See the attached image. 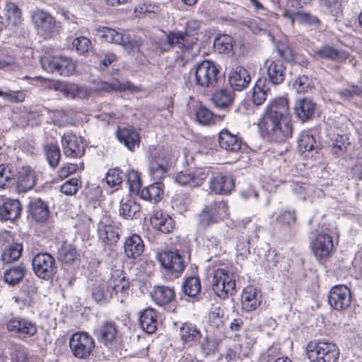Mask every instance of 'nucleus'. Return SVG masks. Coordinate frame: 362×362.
<instances>
[{"instance_id":"obj_28","label":"nucleus","mask_w":362,"mask_h":362,"mask_svg":"<svg viewBox=\"0 0 362 362\" xmlns=\"http://www.w3.org/2000/svg\"><path fill=\"white\" fill-rule=\"evenodd\" d=\"M248 71L243 66H238L233 69L229 74V83L235 90H242L250 81Z\"/></svg>"},{"instance_id":"obj_19","label":"nucleus","mask_w":362,"mask_h":362,"mask_svg":"<svg viewBox=\"0 0 362 362\" xmlns=\"http://www.w3.org/2000/svg\"><path fill=\"white\" fill-rule=\"evenodd\" d=\"M22 207L18 199L0 198V220L13 221L20 217Z\"/></svg>"},{"instance_id":"obj_36","label":"nucleus","mask_w":362,"mask_h":362,"mask_svg":"<svg viewBox=\"0 0 362 362\" xmlns=\"http://www.w3.org/2000/svg\"><path fill=\"white\" fill-rule=\"evenodd\" d=\"M175 295L174 288L167 286H156L151 293L153 300L159 305L171 302Z\"/></svg>"},{"instance_id":"obj_9","label":"nucleus","mask_w":362,"mask_h":362,"mask_svg":"<svg viewBox=\"0 0 362 362\" xmlns=\"http://www.w3.org/2000/svg\"><path fill=\"white\" fill-rule=\"evenodd\" d=\"M32 259L33 270L39 278L48 280L52 278L57 271L54 258L48 252H38Z\"/></svg>"},{"instance_id":"obj_59","label":"nucleus","mask_w":362,"mask_h":362,"mask_svg":"<svg viewBox=\"0 0 362 362\" xmlns=\"http://www.w3.org/2000/svg\"><path fill=\"white\" fill-rule=\"evenodd\" d=\"M72 47L75 48L78 54L84 55L90 49L91 42L86 37H78L73 40Z\"/></svg>"},{"instance_id":"obj_22","label":"nucleus","mask_w":362,"mask_h":362,"mask_svg":"<svg viewBox=\"0 0 362 362\" xmlns=\"http://www.w3.org/2000/svg\"><path fill=\"white\" fill-rule=\"evenodd\" d=\"M269 82L274 85L282 83L285 80L286 67L281 60L267 59L265 62Z\"/></svg>"},{"instance_id":"obj_46","label":"nucleus","mask_w":362,"mask_h":362,"mask_svg":"<svg viewBox=\"0 0 362 362\" xmlns=\"http://www.w3.org/2000/svg\"><path fill=\"white\" fill-rule=\"evenodd\" d=\"M203 247L212 256L219 255L222 252L221 240L213 234H206L203 238Z\"/></svg>"},{"instance_id":"obj_6","label":"nucleus","mask_w":362,"mask_h":362,"mask_svg":"<svg viewBox=\"0 0 362 362\" xmlns=\"http://www.w3.org/2000/svg\"><path fill=\"white\" fill-rule=\"evenodd\" d=\"M158 260L162 267V272L167 279L177 278L185 269V262L177 252L164 251L159 253Z\"/></svg>"},{"instance_id":"obj_39","label":"nucleus","mask_w":362,"mask_h":362,"mask_svg":"<svg viewBox=\"0 0 362 362\" xmlns=\"http://www.w3.org/2000/svg\"><path fill=\"white\" fill-rule=\"evenodd\" d=\"M140 205L133 199H122L120 202L119 214L126 219H136L140 215Z\"/></svg>"},{"instance_id":"obj_42","label":"nucleus","mask_w":362,"mask_h":362,"mask_svg":"<svg viewBox=\"0 0 362 362\" xmlns=\"http://www.w3.org/2000/svg\"><path fill=\"white\" fill-rule=\"evenodd\" d=\"M107 282L112 293H124L128 290L129 283L125 280L122 272L119 269L112 272L111 277Z\"/></svg>"},{"instance_id":"obj_37","label":"nucleus","mask_w":362,"mask_h":362,"mask_svg":"<svg viewBox=\"0 0 362 362\" xmlns=\"http://www.w3.org/2000/svg\"><path fill=\"white\" fill-rule=\"evenodd\" d=\"M29 209L31 216L37 222H44L49 216L47 204L41 199H33L30 201Z\"/></svg>"},{"instance_id":"obj_45","label":"nucleus","mask_w":362,"mask_h":362,"mask_svg":"<svg viewBox=\"0 0 362 362\" xmlns=\"http://www.w3.org/2000/svg\"><path fill=\"white\" fill-rule=\"evenodd\" d=\"M179 334L181 339L185 343L196 341L201 338L200 331L192 323L182 324Z\"/></svg>"},{"instance_id":"obj_33","label":"nucleus","mask_w":362,"mask_h":362,"mask_svg":"<svg viewBox=\"0 0 362 362\" xmlns=\"http://www.w3.org/2000/svg\"><path fill=\"white\" fill-rule=\"evenodd\" d=\"M214 47L219 54L234 55L236 53V43L229 35L222 34L217 36L214 42Z\"/></svg>"},{"instance_id":"obj_41","label":"nucleus","mask_w":362,"mask_h":362,"mask_svg":"<svg viewBox=\"0 0 362 362\" xmlns=\"http://www.w3.org/2000/svg\"><path fill=\"white\" fill-rule=\"evenodd\" d=\"M163 194L162 183L156 182L142 189L139 194L144 200L158 202L161 199Z\"/></svg>"},{"instance_id":"obj_8","label":"nucleus","mask_w":362,"mask_h":362,"mask_svg":"<svg viewBox=\"0 0 362 362\" xmlns=\"http://www.w3.org/2000/svg\"><path fill=\"white\" fill-rule=\"evenodd\" d=\"M95 346L93 338L86 332H75L69 339L71 351L74 357L79 359L88 358Z\"/></svg>"},{"instance_id":"obj_2","label":"nucleus","mask_w":362,"mask_h":362,"mask_svg":"<svg viewBox=\"0 0 362 362\" xmlns=\"http://www.w3.org/2000/svg\"><path fill=\"white\" fill-rule=\"evenodd\" d=\"M196 37H189L187 33L182 31L170 32L165 39L160 40L157 45L163 52L170 51L173 47H177V58L182 61L188 60L192 56L194 46L197 43Z\"/></svg>"},{"instance_id":"obj_23","label":"nucleus","mask_w":362,"mask_h":362,"mask_svg":"<svg viewBox=\"0 0 362 362\" xmlns=\"http://www.w3.org/2000/svg\"><path fill=\"white\" fill-rule=\"evenodd\" d=\"M57 90L63 96L74 100L88 99L90 95V91L87 87L75 83H60Z\"/></svg>"},{"instance_id":"obj_30","label":"nucleus","mask_w":362,"mask_h":362,"mask_svg":"<svg viewBox=\"0 0 362 362\" xmlns=\"http://www.w3.org/2000/svg\"><path fill=\"white\" fill-rule=\"evenodd\" d=\"M218 144L221 148L228 152L238 151L242 145V141L237 135L231 134L228 129H222L218 134Z\"/></svg>"},{"instance_id":"obj_50","label":"nucleus","mask_w":362,"mask_h":362,"mask_svg":"<svg viewBox=\"0 0 362 362\" xmlns=\"http://www.w3.org/2000/svg\"><path fill=\"white\" fill-rule=\"evenodd\" d=\"M196 118L199 124L208 125L215 123L217 116L210 111L206 107L199 105L196 109ZM218 118L222 119V117L218 116Z\"/></svg>"},{"instance_id":"obj_44","label":"nucleus","mask_w":362,"mask_h":362,"mask_svg":"<svg viewBox=\"0 0 362 362\" xmlns=\"http://www.w3.org/2000/svg\"><path fill=\"white\" fill-rule=\"evenodd\" d=\"M16 170L11 165H0V187L8 188L15 185Z\"/></svg>"},{"instance_id":"obj_5","label":"nucleus","mask_w":362,"mask_h":362,"mask_svg":"<svg viewBox=\"0 0 362 362\" xmlns=\"http://www.w3.org/2000/svg\"><path fill=\"white\" fill-rule=\"evenodd\" d=\"M214 293L221 298H226L233 295L235 290V280L233 273L224 268L214 271L211 281Z\"/></svg>"},{"instance_id":"obj_27","label":"nucleus","mask_w":362,"mask_h":362,"mask_svg":"<svg viewBox=\"0 0 362 362\" xmlns=\"http://www.w3.org/2000/svg\"><path fill=\"white\" fill-rule=\"evenodd\" d=\"M315 109L316 104L308 98L298 100L294 106L296 117L303 122L308 121L313 117Z\"/></svg>"},{"instance_id":"obj_58","label":"nucleus","mask_w":362,"mask_h":362,"mask_svg":"<svg viewBox=\"0 0 362 362\" xmlns=\"http://www.w3.org/2000/svg\"><path fill=\"white\" fill-rule=\"evenodd\" d=\"M283 16L291 20L293 23L295 21H298L300 23L310 24L313 22V18L308 13L300 11H295L290 8L284 11Z\"/></svg>"},{"instance_id":"obj_63","label":"nucleus","mask_w":362,"mask_h":362,"mask_svg":"<svg viewBox=\"0 0 362 362\" xmlns=\"http://www.w3.org/2000/svg\"><path fill=\"white\" fill-rule=\"evenodd\" d=\"M342 0H320L321 6L326 7L334 16L341 11Z\"/></svg>"},{"instance_id":"obj_29","label":"nucleus","mask_w":362,"mask_h":362,"mask_svg":"<svg viewBox=\"0 0 362 362\" xmlns=\"http://www.w3.org/2000/svg\"><path fill=\"white\" fill-rule=\"evenodd\" d=\"M151 223L154 228L164 233H170L175 226L172 217L160 210L153 212Z\"/></svg>"},{"instance_id":"obj_55","label":"nucleus","mask_w":362,"mask_h":362,"mask_svg":"<svg viewBox=\"0 0 362 362\" xmlns=\"http://www.w3.org/2000/svg\"><path fill=\"white\" fill-rule=\"evenodd\" d=\"M22 250L21 244H13L4 251L1 255L2 259L6 263L16 261L21 257Z\"/></svg>"},{"instance_id":"obj_38","label":"nucleus","mask_w":362,"mask_h":362,"mask_svg":"<svg viewBox=\"0 0 362 362\" xmlns=\"http://www.w3.org/2000/svg\"><path fill=\"white\" fill-rule=\"evenodd\" d=\"M270 88L266 78H259L256 82L253 90L252 100L254 105H262L266 100Z\"/></svg>"},{"instance_id":"obj_21","label":"nucleus","mask_w":362,"mask_h":362,"mask_svg":"<svg viewBox=\"0 0 362 362\" xmlns=\"http://www.w3.org/2000/svg\"><path fill=\"white\" fill-rule=\"evenodd\" d=\"M293 193L303 201L313 202L316 198H320L323 195L321 189L306 183L293 182L291 185Z\"/></svg>"},{"instance_id":"obj_10","label":"nucleus","mask_w":362,"mask_h":362,"mask_svg":"<svg viewBox=\"0 0 362 362\" xmlns=\"http://www.w3.org/2000/svg\"><path fill=\"white\" fill-rule=\"evenodd\" d=\"M98 236L105 245H112L119 238L121 229L119 223L112 221L107 216H103L98 225Z\"/></svg>"},{"instance_id":"obj_61","label":"nucleus","mask_w":362,"mask_h":362,"mask_svg":"<svg viewBox=\"0 0 362 362\" xmlns=\"http://www.w3.org/2000/svg\"><path fill=\"white\" fill-rule=\"evenodd\" d=\"M79 187L80 181L77 178H71L61 186L60 191L66 196H72L78 192Z\"/></svg>"},{"instance_id":"obj_48","label":"nucleus","mask_w":362,"mask_h":362,"mask_svg":"<svg viewBox=\"0 0 362 362\" xmlns=\"http://www.w3.org/2000/svg\"><path fill=\"white\" fill-rule=\"evenodd\" d=\"M316 141L313 134L308 131L302 132L298 139V148L300 152H311L315 149Z\"/></svg>"},{"instance_id":"obj_16","label":"nucleus","mask_w":362,"mask_h":362,"mask_svg":"<svg viewBox=\"0 0 362 362\" xmlns=\"http://www.w3.org/2000/svg\"><path fill=\"white\" fill-rule=\"evenodd\" d=\"M351 296L349 288L344 285L332 287L328 296V302L334 309L343 310L349 307Z\"/></svg>"},{"instance_id":"obj_47","label":"nucleus","mask_w":362,"mask_h":362,"mask_svg":"<svg viewBox=\"0 0 362 362\" xmlns=\"http://www.w3.org/2000/svg\"><path fill=\"white\" fill-rule=\"evenodd\" d=\"M209 322L210 326L216 329L218 332H222L224 325V310L221 307L211 308L209 313Z\"/></svg>"},{"instance_id":"obj_3","label":"nucleus","mask_w":362,"mask_h":362,"mask_svg":"<svg viewBox=\"0 0 362 362\" xmlns=\"http://www.w3.org/2000/svg\"><path fill=\"white\" fill-rule=\"evenodd\" d=\"M307 355L311 362H334L338 358L339 351L334 343L315 341L308 344Z\"/></svg>"},{"instance_id":"obj_43","label":"nucleus","mask_w":362,"mask_h":362,"mask_svg":"<svg viewBox=\"0 0 362 362\" xmlns=\"http://www.w3.org/2000/svg\"><path fill=\"white\" fill-rule=\"evenodd\" d=\"M4 17L9 26H17L23 21L21 9L14 4L7 2L4 8Z\"/></svg>"},{"instance_id":"obj_18","label":"nucleus","mask_w":362,"mask_h":362,"mask_svg":"<svg viewBox=\"0 0 362 362\" xmlns=\"http://www.w3.org/2000/svg\"><path fill=\"white\" fill-rule=\"evenodd\" d=\"M311 249L317 259L328 257L334 249L332 237L327 233L318 234L311 243Z\"/></svg>"},{"instance_id":"obj_13","label":"nucleus","mask_w":362,"mask_h":362,"mask_svg":"<svg viewBox=\"0 0 362 362\" xmlns=\"http://www.w3.org/2000/svg\"><path fill=\"white\" fill-rule=\"evenodd\" d=\"M33 23L39 34L50 36L57 30L55 18L48 12L36 10L32 14Z\"/></svg>"},{"instance_id":"obj_26","label":"nucleus","mask_w":362,"mask_h":362,"mask_svg":"<svg viewBox=\"0 0 362 362\" xmlns=\"http://www.w3.org/2000/svg\"><path fill=\"white\" fill-rule=\"evenodd\" d=\"M145 245L141 238L137 234L127 237L124 244L125 255L129 259H136L144 251Z\"/></svg>"},{"instance_id":"obj_7","label":"nucleus","mask_w":362,"mask_h":362,"mask_svg":"<svg viewBox=\"0 0 362 362\" xmlns=\"http://www.w3.org/2000/svg\"><path fill=\"white\" fill-rule=\"evenodd\" d=\"M196 84L202 88H213L218 81L219 70L211 60H203L197 63L194 69Z\"/></svg>"},{"instance_id":"obj_24","label":"nucleus","mask_w":362,"mask_h":362,"mask_svg":"<svg viewBox=\"0 0 362 362\" xmlns=\"http://www.w3.org/2000/svg\"><path fill=\"white\" fill-rule=\"evenodd\" d=\"M234 180L230 175L218 173L211 178L210 189L219 194H228L234 188Z\"/></svg>"},{"instance_id":"obj_51","label":"nucleus","mask_w":362,"mask_h":362,"mask_svg":"<svg viewBox=\"0 0 362 362\" xmlns=\"http://www.w3.org/2000/svg\"><path fill=\"white\" fill-rule=\"evenodd\" d=\"M214 209L210 205L205 206L199 214V225L201 227L207 228L218 221Z\"/></svg>"},{"instance_id":"obj_62","label":"nucleus","mask_w":362,"mask_h":362,"mask_svg":"<svg viewBox=\"0 0 362 362\" xmlns=\"http://www.w3.org/2000/svg\"><path fill=\"white\" fill-rule=\"evenodd\" d=\"M276 221L281 225L291 226L296 221L295 213L291 211H281L276 218Z\"/></svg>"},{"instance_id":"obj_31","label":"nucleus","mask_w":362,"mask_h":362,"mask_svg":"<svg viewBox=\"0 0 362 362\" xmlns=\"http://www.w3.org/2000/svg\"><path fill=\"white\" fill-rule=\"evenodd\" d=\"M34 171L28 166H23L16 175L15 185L20 192H26L35 185Z\"/></svg>"},{"instance_id":"obj_60","label":"nucleus","mask_w":362,"mask_h":362,"mask_svg":"<svg viewBox=\"0 0 362 362\" xmlns=\"http://www.w3.org/2000/svg\"><path fill=\"white\" fill-rule=\"evenodd\" d=\"M105 180L109 187L117 189L122 182V176L117 168H113L107 172Z\"/></svg>"},{"instance_id":"obj_17","label":"nucleus","mask_w":362,"mask_h":362,"mask_svg":"<svg viewBox=\"0 0 362 362\" xmlns=\"http://www.w3.org/2000/svg\"><path fill=\"white\" fill-rule=\"evenodd\" d=\"M262 303L261 291L253 286L245 287L241 294V308L245 313L257 310Z\"/></svg>"},{"instance_id":"obj_40","label":"nucleus","mask_w":362,"mask_h":362,"mask_svg":"<svg viewBox=\"0 0 362 362\" xmlns=\"http://www.w3.org/2000/svg\"><path fill=\"white\" fill-rule=\"evenodd\" d=\"M234 96L233 91L230 89H219L214 93L212 100L216 107L225 109L233 104Z\"/></svg>"},{"instance_id":"obj_34","label":"nucleus","mask_w":362,"mask_h":362,"mask_svg":"<svg viewBox=\"0 0 362 362\" xmlns=\"http://www.w3.org/2000/svg\"><path fill=\"white\" fill-rule=\"evenodd\" d=\"M139 324L148 334L155 332L158 325V313L153 308H146L140 313Z\"/></svg>"},{"instance_id":"obj_54","label":"nucleus","mask_w":362,"mask_h":362,"mask_svg":"<svg viewBox=\"0 0 362 362\" xmlns=\"http://www.w3.org/2000/svg\"><path fill=\"white\" fill-rule=\"evenodd\" d=\"M77 257V252L72 245H63L59 250V259L66 264L73 262Z\"/></svg>"},{"instance_id":"obj_53","label":"nucleus","mask_w":362,"mask_h":362,"mask_svg":"<svg viewBox=\"0 0 362 362\" xmlns=\"http://www.w3.org/2000/svg\"><path fill=\"white\" fill-rule=\"evenodd\" d=\"M184 293L191 297L197 296L201 291V284L199 277L189 276L182 284Z\"/></svg>"},{"instance_id":"obj_25","label":"nucleus","mask_w":362,"mask_h":362,"mask_svg":"<svg viewBox=\"0 0 362 362\" xmlns=\"http://www.w3.org/2000/svg\"><path fill=\"white\" fill-rule=\"evenodd\" d=\"M312 54L315 59H327L338 62H342L349 57V54L346 51L337 49L327 45L313 49Z\"/></svg>"},{"instance_id":"obj_56","label":"nucleus","mask_w":362,"mask_h":362,"mask_svg":"<svg viewBox=\"0 0 362 362\" xmlns=\"http://www.w3.org/2000/svg\"><path fill=\"white\" fill-rule=\"evenodd\" d=\"M100 33H101V37L108 42L119 45L120 42H124L123 37L124 35L114 29L103 27L100 30Z\"/></svg>"},{"instance_id":"obj_1","label":"nucleus","mask_w":362,"mask_h":362,"mask_svg":"<svg viewBox=\"0 0 362 362\" xmlns=\"http://www.w3.org/2000/svg\"><path fill=\"white\" fill-rule=\"evenodd\" d=\"M264 139L284 142L293 136V126L286 98L280 97L270 100L258 122Z\"/></svg>"},{"instance_id":"obj_64","label":"nucleus","mask_w":362,"mask_h":362,"mask_svg":"<svg viewBox=\"0 0 362 362\" xmlns=\"http://www.w3.org/2000/svg\"><path fill=\"white\" fill-rule=\"evenodd\" d=\"M209 205L214 208V213L216 214L218 220L226 218L228 216V207L225 201L214 202Z\"/></svg>"},{"instance_id":"obj_35","label":"nucleus","mask_w":362,"mask_h":362,"mask_svg":"<svg viewBox=\"0 0 362 362\" xmlns=\"http://www.w3.org/2000/svg\"><path fill=\"white\" fill-rule=\"evenodd\" d=\"M113 293L110 288L107 281L98 277L93 284L92 296L97 302L107 300L111 298Z\"/></svg>"},{"instance_id":"obj_32","label":"nucleus","mask_w":362,"mask_h":362,"mask_svg":"<svg viewBox=\"0 0 362 362\" xmlns=\"http://www.w3.org/2000/svg\"><path fill=\"white\" fill-rule=\"evenodd\" d=\"M117 137L121 143L132 151L139 145V134L132 127H118Z\"/></svg>"},{"instance_id":"obj_49","label":"nucleus","mask_w":362,"mask_h":362,"mask_svg":"<svg viewBox=\"0 0 362 362\" xmlns=\"http://www.w3.org/2000/svg\"><path fill=\"white\" fill-rule=\"evenodd\" d=\"M25 269L23 266L13 267L4 273V281L11 286L18 284L23 278Z\"/></svg>"},{"instance_id":"obj_12","label":"nucleus","mask_w":362,"mask_h":362,"mask_svg":"<svg viewBox=\"0 0 362 362\" xmlns=\"http://www.w3.org/2000/svg\"><path fill=\"white\" fill-rule=\"evenodd\" d=\"M209 169L196 168L178 173L175 177V182L181 186L197 187L201 186L206 179Z\"/></svg>"},{"instance_id":"obj_11","label":"nucleus","mask_w":362,"mask_h":362,"mask_svg":"<svg viewBox=\"0 0 362 362\" xmlns=\"http://www.w3.org/2000/svg\"><path fill=\"white\" fill-rule=\"evenodd\" d=\"M8 332L18 338H28L37 333V326L31 320L25 317H14L6 323Z\"/></svg>"},{"instance_id":"obj_57","label":"nucleus","mask_w":362,"mask_h":362,"mask_svg":"<svg viewBox=\"0 0 362 362\" xmlns=\"http://www.w3.org/2000/svg\"><path fill=\"white\" fill-rule=\"evenodd\" d=\"M127 179L129 191L139 194L141 187V180L139 173L132 169L129 170L127 173Z\"/></svg>"},{"instance_id":"obj_20","label":"nucleus","mask_w":362,"mask_h":362,"mask_svg":"<svg viewBox=\"0 0 362 362\" xmlns=\"http://www.w3.org/2000/svg\"><path fill=\"white\" fill-rule=\"evenodd\" d=\"M117 334V328L116 324L111 320L103 322L95 331V335L98 341L106 346L113 344Z\"/></svg>"},{"instance_id":"obj_15","label":"nucleus","mask_w":362,"mask_h":362,"mask_svg":"<svg viewBox=\"0 0 362 362\" xmlns=\"http://www.w3.org/2000/svg\"><path fill=\"white\" fill-rule=\"evenodd\" d=\"M64 155L67 157L81 158L85 154L84 139L68 132L62 138Z\"/></svg>"},{"instance_id":"obj_14","label":"nucleus","mask_w":362,"mask_h":362,"mask_svg":"<svg viewBox=\"0 0 362 362\" xmlns=\"http://www.w3.org/2000/svg\"><path fill=\"white\" fill-rule=\"evenodd\" d=\"M149 160L148 173L154 180L163 178L168 170V160L163 148L151 152Z\"/></svg>"},{"instance_id":"obj_52","label":"nucleus","mask_w":362,"mask_h":362,"mask_svg":"<svg viewBox=\"0 0 362 362\" xmlns=\"http://www.w3.org/2000/svg\"><path fill=\"white\" fill-rule=\"evenodd\" d=\"M44 151L49 165L52 168H55L61 158L59 146L53 144H47L44 146Z\"/></svg>"},{"instance_id":"obj_4","label":"nucleus","mask_w":362,"mask_h":362,"mask_svg":"<svg viewBox=\"0 0 362 362\" xmlns=\"http://www.w3.org/2000/svg\"><path fill=\"white\" fill-rule=\"evenodd\" d=\"M40 62L42 68L48 73L68 76L75 71L72 59L66 56L46 53Z\"/></svg>"}]
</instances>
